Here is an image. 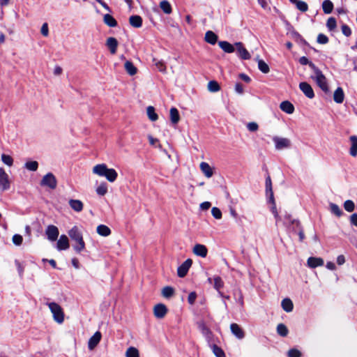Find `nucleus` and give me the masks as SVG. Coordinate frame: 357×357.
Returning a JSON list of instances; mask_svg holds the SVG:
<instances>
[{
  "mask_svg": "<svg viewBox=\"0 0 357 357\" xmlns=\"http://www.w3.org/2000/svg\"><path fill=\"white\" fill-rule=\"evenodd\" d=\"M93 173L100 176H104L111 183L114 182L118 176V174L114 169L107 168L105 164H98L93 167Z\"/></svg>",
  "mask_w": 357,
  "mask_h": 357,
  "instance_id": "1",
  "label": "nucleus"
},
{
  "mask_svg": "<svg viewBox=\"0 0 357 357\" xmlns=\"http://www.w3.org/2000/svg\"><path fill=\"white\" fill-rule=\"evenodd\" d=\"M70 238L75 242L73 248L76 252L79 253L85 249V243L83 240L82 232L79 230L77 227L75 226L68 231Z\"/></svg>",
  "mask_w": 357,
  "mask_h": 357,
  "instance_id": "2",
  "label": "nucleus"
},
{
  "mask_svg": "<svg viewBox=\"0 0 357 357\" xmlns=\"http://www.w3.org/2000/svg\"><path fill=\"white\" fill-rule=\"evenodd\" d=\"M311 69L314 71V75L312 77L314 79L317 85L323 90L324 92L328 91V86L326 82V78L322 72L314 65H311Z\"/></svg>",
  "mask_w": 357,
  "mask_h": 357,
  "instance_id": "3",
  "label": "nucleus"
},
{
  "mask_svg": "<svg viewBox=\"0 0 357 357\" xmlns=\"http://www.w3.org/2000/svg\"><path fill=\"white\" fill-rule=\"evenodd\" d=\"M47 305L52 313L54 320L58 324H62L64 321V312L62 307L55 302L48 303Z\"/></svg>",
  "mask_w": 357,
  "mask_h": 357,
  "instance_id": "4",
  "label": "nucleus"
},
{
  "mask_svg": "<svg viewBox=\"0 0 357 357\" xmlns=\"http://www.w3.org/2000/svg\"><path fill=\"white\" fill-rule=\"evenodd\" d=\"M40 185L43 186L49 187L50 189L53 190L56 188L57 181L52 173H47L42 178Z\"/></svg>",
  "mask_w": 357,
  "mask_h": 357,
  "instance_id": "5",
  "label": "nucleus"
},
{
  "mask_svg": "<svg viewBox=\"0 0 357 357\" xmlns=\"http://www.w3.org/2000/svg\"><path fill=\"white\" fill-rule=\"evenodd\" d=\"M273 140L277 150L287 149L291 146V141L287 138L274 137Z\"/></svg>",
  "mask_w": 357,
  "mask_h": 357,
  "instance_id": "6",
  "label": "nucleus"
},
{
  "mask_svg": "<svg viewBox=\"0 0 357 357\" xmlns=\"http://www.w3.org/2000/svg\"><path fill=\"white\" fill-rule=\"evenodd\" d=\"M10 188V182L8 175L3 168H0V190H7Z\"/></svg>",
  "mask_w": 357,
  "mask_h": 357,
  "instance_id": "7",
  "label": "nucleus"
},
{
  "mask_svg": "<svg viewBox=\"0 0 357 357\" xmlns=\"http://www.w3.org/2000/svg\"><path fill=\"white\" fill-rule=\"evenodd\" d=\"M45 234L50 241H55L59 234V229L54 225H48L45 230Z\"/></svg>",
  "mask_w": 357,
  "mask_h": 357,
  "instance_id": "8",
  "label": "nucleus"
},
{
  "mask_svg": "<svg viewBox=\"0 0 357 357\" xmlns=\"http://www.w3.org/2000/svg\"><path fill=\"white\" fill-rule=\"evenodd\" d=\"M236 47V51L238 56L244 60L250 59L251 56L249 52L243 47L241 42H237L234 44Z\"/></svg>",
  "mask_w": 357,
  "mask_h": 357,
  "instance_id": "9",
  "label": "nucleus"
},
{
  "mask_svg": "<svg viewBox=\"0 0 357 357\" xmlns=\"http://www.w3.org/2000/svg\"><path fill=\"white\" fill-rule=\"evenodd\" d=\"M167 312V307L162 303H158L153 307V314L158 319H162Z\"/></svg>",
  "mask_w": 357,
  "mask_h": 357,
  "instance_id": "10",
  "label": "nucleus"
},
{
  "mask_svg": "<svg viewBox=\"0 0 357 357\" xmlns=\"http://www.w3.org/2000/svg\"><path fill=\"white\" fill-rule=\"evenodd\" d=\"M192 261L190 259H186L177 270V274L180 278H183L186 275L189 268L192 266Z\"/></svg>",
  "mask_w": 357,
  "mask_h": 357,
  "instance_id": "11",
  "label": "nucleus"
},
{
  "mask_svg": "<svg viewBox=\"0 0 357 357\" xmlns=\"http://www.w3.org/2000/svg\"><path fill=\"white\" fill-rule=\"evenodd\" d=\"M299 88L302 91V92L305 94L306 97L308 98H313L314 97V91L312 86L307 82H301L299 84Z\"/></svg>",
  "mask_w": 357,
  "mask_h": 357,
  "instance_id": "12",
  "label": "nucleus"
},
{
  "mask_svg": "<svg viewBox=\"0 0 357 357\" xmlns=\"http://www.w3.org/2000/svg\"><path fill=\"white\" fill-rule=\"evenodd\" d=\"M102 337L101 333L99 331L96 332L93 335L90 337L88 342V348L89 350L94 349L99 344Z\"/></svg>",
  "mask_w": 357,
  "mask_h": 357,
  "instance_id": "13",
  "label": "nucleus"
},
{
  "mask_svg": "<svg viewBox=\"0 0 357 357\" xmlns=\"http://www.w3.org/2000/svg\"><path fill=\"white\" fill-rule=\"evenodd\" d=\"M70 247L69 241L66 235H61L56 243V249L58 250H66Z\"/></svg>",
  "mask_w": 357,
  "mask_h": 357,
  "instance_id": "14",
  "label": "nucleus"
},
{
  "mask_svg": "<svg viewBox=\"0 0 357 357\" xmlns=\"http://www.w3.org/2000/svg\"><path fill=\"white\" fill-rule=\"evenodd\" d=\"M193 253L202 257H206L208 253V250L204 245L196 244L193 248Z\"/></svg>",
  "mask_w": 357,
  "mask_h": 357,
  "instance_id": "15",
  "label": "nucleus"
},
{
  "mask_svg": "<svg viewBox=\"0 0 357 357\" xmlns=\"http://www.w3.org/2000/svg\"><path fill=\"white\" fill-rule=\"evenodd\" d=\"M230 329L233 335H235L237 338L243 339L244 337V331L237 324H231L230 325Z\"/></svg>",
  "mask_w": 357,
  "mask_h": 357,
  "instance_id": "16",
  "label": "nucleus"
},
{
  "mask_svg": "<svg viewBox=\"0 0 357 357\" xmlns=\"http://www.w3.org/2000/svg\"><path fill=\"white\" fill-rule=\"evenodd\" d=\"M118 44V41L115 38L109 37L107 39L106 45L109 49V51L112 54H116Z\"/></svg>",
  "mask_w": 357,
  "mask_h": 357,
  "instance_id": "17",
  "label": "nucleus"
},
{
  "mask_svg": "<svg viewBox=\"0 0 357 357\" xmlns=\"http://www.w3.org/2000/svg\"><path fill=\"white\" fill-rule=\"evenodd\" d=\"M199 167L202 172L206 177L211 178L213 175V169L207 162H202Z\"/></svg>",
  "mask_w": 357,
  "mask_h": 357,
  "instance_id": "18",
  "label": "nucleus"
},
{
  "mask_svg": "<svg viewBox=\"0 0 357 357\" xmlns=\"http://www.w3.org/2000/svg\"><path fill=\"white\" fill-rule=\"evenodd\" d=\"M68 204L70 208L76 212H81L83 210L84 204L79 199H71L69 200Z\"/></svg>",
  "mask_w": 357,
  "mask_h": 357,
  "instance_id": "19",
  "label": "nucleus"
},
{
  "mask_svg": "<svg viewBox=\"0 0 357 357\" xmlns=\"http://www.w3.org/2000/svg\"><path fill=\"white\" fill-rule=\"evenodd\" d=\"M280 108L287 114H291L294 112V105L287 100L283 101L280 105Z\"/></svg>",
  "mask_w": 357,
  "mask_h": 357,
  "instance_id": "20",
  "label": "nucleus"
},
{
  "mask_svg": "<svg viewBox=\"0 0 357 357\" xmlns=\"http://www.w3.org/2000/svg\"><path fill=\"white\" fill-rule=\"evenodd\" d=\"M351 142V147L349 149V153L351 156L356 157L357 155V136L352 135L349 137Z\"/></svg>",
  "mask_w": 357,
  "mask_h": 357,
  "instance_id": "21",
  "label": "nucleus"
},
{
  "mask_svg": "<svg viewBox=\"0 0 357 357\" xmlns=\"http://www.w3.org/2000/svg\"><path fill=\"white\" fill-rule=\"evenodd\" d=\"M324 264V260L320 257H309L307 259V265L310 268H316Z\"/></svg>",
  "mask_w": 357,
  "mask_h": 357,
  "instance_id": "22",
  "label": "nucleus"
},
{
  "mask_svg": "<svg viewBox=\"0 0 357 357\" xmlns=\"http://www.w3.org/2000/svg\"><path fill=\"white\" fill-rule=\"evenodd\" d=\"M219 47L226 53H232L234 52V46L227 41H219Z\"/></svg>",
  "mask_w": 357,
  "mask_h": 357,
  "instance_id": "23",
  "label": "nucleus"
},
{
  "mask_svg": "<svg viewBox=\"0 0 357 357\" xmlns=\"http://www.w3.org/2000/svg\"><path fill=\"white\" fill-rule=\"evenodd\" d=\"M344 93L341 87H338L334 92L333 100L337 103H342L344 101Z\"/></svg>",
  "mask_w": 357,
  "mask_h": 357,
  "instance_id": "24",
  "label": "nucleus"
},
{
  "mask_svg": "<svg viewBox=\"0 0 357 357\" xmlns=\"http://www.w3.org/2000/svg\"><path fill=\"white\" fill-rule=\"evenodd\" d=\"M197 326L199 330L202 332V333L206 337L210 338L211 335V330L206 326L204 321H199L197 323Z\"/></svg>",
  "mask_w": 357,
  "mask_h": 357,
  "instance_id": "25",
  "label": "nucleus"
},
{
  "mask_svg": "<svg viewBox=\"0 0 357 357\" xmlns=\"http://www.w3.org/2000/svg\"><path fill=\"white\" fill-rule=\"evenodd\" d=\"M204 38L208 43L215 45L218 40V36L212 31H208L205 33Z\"/></svg>",
  "mask_w": 357,
  "mask_h": 357,
  "instance_id": "26",
  "label": "nucleus"
},
{
  "mask_svg": "<svg viewBox=\"0 0 357 357\" xmlns=\"http://www.w3.org/2000/svg\"><path fill=\"white\" fill-rule=\"evenodd\" d=\"M129 22L133 27L139 28L142 25V19L139 15H132L129 18Z\"/></svg>",
  "mask_w": 357,
  "mask_h": 357,
  "instance_id": "27",
  "label": "nucleus"
},
{
  "mask_svg": "<svg viewBox=\"0 0 357 357\" xmlns=\"http://www.w3.org/2000/svg\"><path fill=\"white\" fill-rule=\"evenodd\" d=\"M170 121L173 124H176L180 120V115L176 107H172L169 111Z\"/></svg>",
  "mask_w": 357,
  "mask_h": 357,
  "instance_id": "28",
  "label": "nucleus"
},
{
  "mask_svg": "<svg viewBox=\"0 0 357 357\" xmlns=\"http://www.w3.org/2000/svg\"><path fill=\"white\" fill-rule=\"evenodd\" d=\"M281 305L282 309L287 312H291L294 308L293 303L289 298H284L282 301Z\"/></svg>",
  "mask_w": 357,
  "mask_h": 357,
  "instance_id": "29",
  "label": "nucleus"
},
{
  "mask_svg": "<svg viewBox=\"0 0 357 357\" xmlns=\"http://www.w3.org/2000/svg\"><path fill=\"white\" fill-rule=\"evenodd\" d=\"M96 231L97 233L102 236H108L111 234L110 229L105 225H98Z\"/></svg>",
  "mask_w": 357,
  "mask_h": 357,
  "instance_id": "30",
  "label": "nucleus"
},
{
  "mask_svg": "<svg viewBox=\"0 0 357 357\" xmlns=\"http://www.w3.org/2000/svg\"><path fill=\"white\" fill-rule=\"evenodd\" d=\"M160 8L165 14H171L172 12V6L169 2L167 0H163L160 3Z\"/></svg>",
  "mask_w": 357,
  "mask_h": 357,
  "instance_id": "31",
  "label": "nucleus"
},
{
  "mask_svg": "<svg viewBox=\"0 0 357 357\" xmlns=\"http://www.w3.org/2000/svg\"><path fill=\"white\" fill-rule=\"evenodd\" d=\"M104 22L109 27H115L117 25L116 20L109 14H105L103 17Z\"/></svg>",
  "mask_w": 357,
  "mask_h": 357,
  "instance_id": "32",
  "label": "nucleus"
},
{
  "mask_svg": "<svg viewBox=\"0 0 357 357\" xmlns=\"http://www.w3.org/2000/svg\"><path fill=\"white\" fill-rule=\"evenodd\" d=\"M124 68L126 72L130 75H134L137 73V68L133 65V63L130 61H126L124 64Z\"/></svg>",
  "mask_w": 357,
  "mask_h": 357,
  "instance_id": "33",
  "label": "nucleus"
},
{
  "mask_svg": "<svg viewBox=\"0 0 357 357\" xmlns=\"http://www.w3.org/2000/svg\"><path fill=\"white\" fill-rule=\"evenodd\" d=\"M146 113L149 119L151 121H155L158 119V114L155 112V108L153 106H149L146 109Z\"/></svg>",
  "mask_w": 357,
  "mask_h": 357,
  "instance_id": "34",
  "label": "nucleus"
},
{
  "mask_svg": "<svg viewBox=\"0 0 357 357\" xmlns=\"http://www.w3.org/2000/svg\"><path fill=\"white\" fill-rule=\"evenodd\" d=\"M322 8L326 14H330L333 9V3L330 0H325L322 3Z\"/></svg>",
  "mask_w": 357,
  "mask_h": 357,
  "instance_id": "35",
  "label": "nucleus"
},
{
  "mask_svg": "<svg viewBox=\"0 0 357 357\" xmlns=\"http://www.w3.org/2000/svg\"><path fill=\"white\" fill-rule=\"evenodd\" d=\"M266 191L270 195V199L273 202V192L272 189V183L270 176L266 178Z\"/></svg>",
  "mask_w": 357,
  "mask_h": 357,
  "instance_id": "36",
  "label": "nucleus"
},
{
  "mask_svg": "<svg viewBox=\"0 0 357 357\" xmlns=\"http://www.w3.org/2000/svg\"><path fill=\"white\" fill-rule=\"evenodd\" d=\"M96 193L100 196H104L107 193V184L102 182L96 190Z\"/></svg>",
  "mask_w": 357,
  "mask_h": 357,
  "instance_id": "37",
  "label": "nucleus"
},
{
  "mask_svg": "<svg viewBox=\"0 0 357 357\" xmlns=\"http://www.w3.org/2000/svg\"><path fill=\"white\" fill-rule=\"evenodd\" d=\"M277 332L282 337H286L288 334V328L283 324H279L277 326Z\"/></svg>",
  "mask_w": 357,
  "mask_h": 357,
  "instance_id": "38",
  "label": "nucleus"
},
{
  "mask_svg": "<svg viewBox=\"0 0 357 357\" xmlns=\"http://www.w3.org/2000/svg\"><path fill=\"white\" fill-rule=\"evenodd\" d=\"M126 357H139V351L135 347H130L126 351Z\"/></svg>",
  "mask_w": 357,
  "mask_h": 357,
  "instance_id": "39",
  "label": "nucleus"
},
{
  "mask_svg": "<svg viewBox=\"0 0 357 357\" xmlns=\"http://www.w3.org/2000/svg\"><path fill=\"white\" fill-rule=\"evenodd\" d=\"M258 68L263 73H268L270 71L268 64L261 59H258Z\"/></svg>",
  "mask_w": 357,
  "mask_h": 357,
  "instance_id": "40",
  "label": "nucleus"
},
{
  "mask_svg": "<svg viewBox=\"0 0 357 357\" xmlns=\"http://www.w3.org/2000/svg\"><path fill=\"white\" fill-rule=\"evenodd\" d=\"M174 293V289L169 286L164 287L162 290V296L165 298H167L172 296Z\"/></svg>",
  "mask_w": 357,
  "mask_h": 357,
  "instance_id": "41",
  "label": "nucleus"
},
{
  "mask_svg": "<svg viewBox=\"0 0 357 357\" xmlns=\"http://www.w3.org/2000/svg\"><path fill=\"white\" fill-rule=\"evenodd\" d=\"M330 210L332 213L335 214L337 217H340L342 215V211L340 207L333 203L330 204Z\"/></svg>",
  "mask_w": 357,
  "mask_h": 357,
  "instance_id": "42",
  "label": "nucleus"
},
{
  "mask_svg": "<svg viewBox=\"0 0 357 357\" xmlns=\"http://www.w3.org/2000/svg\"><path fill=\"white\" fill-rule=\"evenodd\" d=\"M220 89V86L216 81L212 80L208 84V90L211 92H217Z\"/></svg>",
  "mask_w": 357,
  "mask_h": 357,
  "instance_id": "43",
  "label": "nucleus"
},
{
  "mask_svg": "<svg viewBox=\"0 0 357 357\" xmlns=\"http://www.w3.org/2000/svg\"><path fill=\"white\" fill-rule=\"evenodd\" d=\"M344 208L347 212H352L355 209V204L352 200H347L344 203Z\"/></svg>",
  "mask_w": 357,
  "mask_h": 357,
  "instance_id": "44",
  "label": "nucleus"
},
{
  "mask_svg": "<svg viewBox=\"0 0 357 357\" xmlns=\"http://www.w3.org/2000/svg\"><path fill=\"white\" fill-rule=\"evenodd\" d=\"M1 160H2V162H3L5 165H8V166H9V167L12 166V165H13V158H12L10 155H6V154L3 153V154L1 155Z\"/></svg>",
  "mask_w": 357,
  "mask_h": 357,
  "instance_id": "45",
  "label": "nucleus"
},
{
  "mask_svg": "<svg viewBox=\"0 0 357 357\" xmlns=\"http://www.w3.org/2000/svg\"><path fill=\"white\" fill-rule=\"evenodd\" d=\"M212 349H213V352L216 357H225V352L218 346L213 344Z\"/></svg>",
  "mask_w": 357,
  "mask_h": 357,
  "instance_id": "46",
  "label": "nucleus"
},
{
  "mask_svg": "<svg viewBox=\"0 0 357 357\" xmlns=\"http://www.w3.org/2000/svg\"><path fill=\"white\" fill-rule=\"evenodd\" d=\"M336 20L334 17H331L328 19L326 26L329 31L334 30L336 27Z\"/></svg>",
  "mask_w": 357,
  "mask_h": 357,
  "instance_id": "47",
  "label": "nucleus"
},
{
  "mask_svg": "<svg viewBox=\"0 0 357 357\" xmlns=\"http://www.w3.org/2000/svg\"><path fill=\"white\" fill-rule=\"evenodd\" d=\"M296 8L301 12H306L308 10V6L306 2L303 1H299L296 2Z\"/></svg>",
  "mask_w": 357,
  "mask_h": 357,
  "instance_id": "48",
  "label": "nucleus"
},
{
  "mask_svg": "<svg viewBox=\"0 0 357 357\" xmlns=\"http://www.w3.org/2000/svg\"><path fill=\"white\" fill-rule=\"evenodd\" d=\"M38 163L36 161H30L25 163V167L30 171H36Z\"/></svg>",
  "mask_w": 357,
  "mask_h": 357,
  "instance_id": "49",
  "label": "nucleus"
},
{
  "mask_svg": "<svg viewBox=\"0 0 357 357\" xmlns=\"http://www.w3.org/2000/svg\"><path fill=\"white\" fill-rule=\"evenodd\" d=\"M224 283L220 277H215L214 278V288L220 291V289L223 287Z\"/></svg>",
  "mask_w": 357,
  "mask_h": 357,
  "instance_id": "50",
  "label": "nucleus"
},
{
  "mask_svg": "<svg viewBox=\"0 0 357 357\" xmlns=\"http://www.w3.org/2000/svg\"><path fill=\"white\" fill-rule=\"evenodd\" d=\"M212 215L217 220H220L222 218V212L217 207H213L211 209Z\"/></svg>",
  "mask_w": 357,
  "mask_h": 357,
  "instance_id": "51",
  "label": "nucleus"
},
{
  "mask_svg": "<svg viewBox=\"0 0 357 357\" xmlns=\"http://www.w3.org/2000/svg\"><path fill=\"white\" fill-rule=\"evenodd\" d=\"M317 41L319 44L324 45L328 43V38L323 33H319L317 36Z\"/></svg>",
  "mask_w": 357,
  "mask_h": 357,
  "instance_id": "52",
  "label": "nucleus"
},
{
  "mask_svg": "<svg viewBox=\"0 0 357 357\" xmlns=\"http://www.w3.org/2000/svg\"><path fill=\"white\" fill-rule=\"evenodd\" d=\"M12 240H13V243L15 245L19 246L22 243L23 238L20 234H15V235H13Z\"/></svg>",
  "mask_w": 357,
  "mask_h": 357,
  "instance_id": "53",
  "label": "nucleus"
},
{
  "mask_svg": "<svg viewBox=\"0 0 357 357\" xmlns=\"http://www.w3.org/2000/svg\"><path fill=\"white\" fill-rule=\"evenodd\" d=\"M288 357H301V353L296 349H291L287 353Z\"/></svg>",
  "mask_w": 357,
  "mask_h": 357,
  "instance_id": "54",
  "label": "nucleus"
},
{
  "mask_svg": "<svg viewBox=\"0 0 357 357\" xmlns=\"http://www.w3.org/2000/svg\"><path fill=\"white\" fill-rule=\"evenodd\" d=\"M270 202L272 203L273 206L271 207V211L272 213H273L275 219H276V222H278L280 218L278 215V213L277 211V208H276V206H275V200L273 199V202L269 199Z\"/></svg>",
  "mask_w": 357,
  "mask_h": 357,
  "instance_id": "55",
  "label": "nucleus"
},
{
  "mask_svg": "<svg viewBox=\"0 0 357 357\" xmlns=\"http://www.w3.org/2000/svg\"><path fill=\"white\" fill-rule=\"evenodd\" d=\"M248 129L251 132H255L258 130V124L255 122L248 123L247 125Z\"/></svg>",
  "mask_w": 357,
  "mask_h": 357,
  "instance_id": "56",
  "label": "nucleus"
},
{
  "mask_svg": "<svg viewBox=\"0 0 357 357\" xmlns=\"http://www.w3.org/2000/svg\"><path fill=\"white\" fill-rule=\"evenodd\" d=\"M41 34L45 37L48 36L49 35V29H48V24L47 23H44L40 29Z\"/></svg>",
  "mask_w": 357,
  "mask_h": 357,
  "instance_id": "57",
  "label": "nucleus"
},
{
  "mask_svg": "<svg viewBox=\"0 0 357 357\" xmlns=\"http://www.w3.org/2000/svg\"><path fill=\"white\" fill-rule=\"evenodd\" d=\"M341 28L344 36H349L351 34V30L347 24H343Z\"/></svg>",
  "mask_w": 357,
  "mask_h": 357,
  "instance_id": "58",
  "label": "nucleus"
},
{
  "mask_svg": "<svg viewBox=\"0 0 357 357\" xmlns=\"http://www.w3.org/2000/svg\"><path fill=\"white\" fill-rule=\"evenodd\" d=\"M299 63L301 65H309V66L311 68V65L314 64L312 62L310 61L309 59L306 56H301L299 59Z\"/></svg>",
  "mask_w": 357,
  "mask_h": 357,
  "instance_id": "59",
  "label": "nucleus"
},
{
  "mask_svg": "<svg viewBox=\"0 0 357 357\" xmlns=\"http://www.w3.org/2000/svg\"><path fill=\"white\" fill-rule=\"evenodd\" d=\"M197 298V294L195 292H191L188 295V301L190 305H193Z\"/></svg>",
  "mask_w": 357,
  "mask_h": 357,
  "instance_id": "60",
  "label": "nucleus"
},
{
  "mask_svg": "<svg viewBox=\"0 0 357 357\" xmlns=\"http://www.w3.org/2000/svg\"><path fill=\"white\" fill-rule=\"evenodd\" d=\"M155 66L160 72H165L166 67L162 62L158 61L155 63Z\"/></svg>",
  "mask_w": 357,
  "mask_h": 357,
  "instance_id": "61",
  "label": "nucleus"
},
{
  "mask_svg": "<svg viewBox=\"0 0 357 357\" xmlns=\"http://www.w3.org/2000/svg\"><path fill=\"white\" fill-rule=\"evenodd\" d=\"M351 225L357 227V213H353L349 218Z\"/></svg>",
  "mask_w": 357,
  "mask_h": 357,
  "instance_id": "62",
  "label": "nucleus"
},
{
  "mask_svg": "<svg viewBox=\"0 0 357 357\" xmlns=\"http://www.w3.org/2000/svg\"><path fill=\"white\" fill-rule=\"evenodd\" d=\"M235 91L241 94L243 93V86L241 83H236L235 85Z\"/></svg>",
  "mask_w": 357,
  "mask_h": 357,
  "instance_id": "63",
  "label": "nucleus"
},
{
  "mask_svg": "<svg viewBox=\"0 0 357 357\" xmlns=\"http://www.w3.org/2000/svg\"><path fill=\"white\" fill-rule=\"evenodd\" d=\"M211 206V204L209 202H204L200 204V208L202 210H208Z\"/></svg>",
  "mask_w": 357,
  "mask_h": 357,
  "instance_id": "64",
  "label": "nucleus"
}]
</instances>
